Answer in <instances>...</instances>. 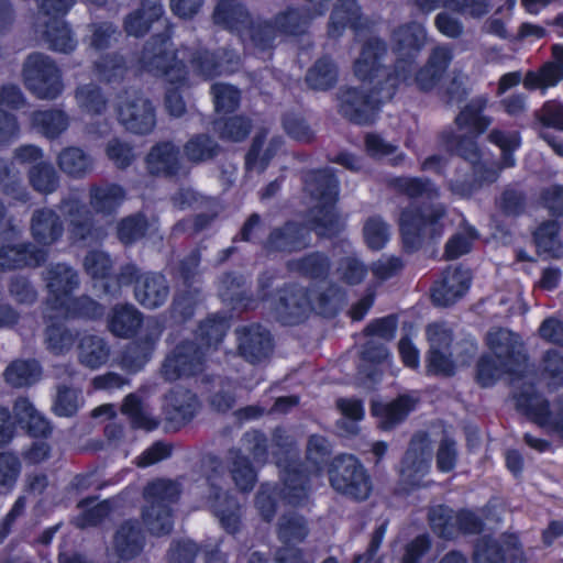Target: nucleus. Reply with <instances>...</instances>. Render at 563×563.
Masks as SVG:
<instances>
[{
    "mask_svg": "<svg viewBox=\"0 0 563 563\" xmlns=\"http://www.w3.org/2000/svg\"><path fill=\"white\" fill-rule=\"evenodd\" d=\"M47 252L31 243L0 247V269L11 271L42 265Z\"/></svg>",
    "mask_w": 563,
    "mask_h": 563,
    "instance_id": "30",
    "label": "nucleus"
},
{
    "mask_svg": "<svg viewBox=\"0 0 563 563\" xmlns=\"http://www.w3.org/2000/svg\"><path fill=\"white\" fill-rule=\"evenodd\" d=\"M109 347L106 341L97 335H85L79 343V360L90 367L97 368L104 364L109 357Z\"/></svg>",
    "mask_w": 563,
    "mask_h": 563,
    "instance_id": "56",
    "label": "nucleus"
},
{
    "mask_svg": "<svg viewBox=\"0 0 563 563\" xmlns=\"http://www.w3.org/2000/svg\"><path fill=\"white\" fill-rule=\"evenodd\" d=\"M199 300V291L184 290L177 292L169 307L170 318L177 323H184L191 319Z\"/></svg>",
    "mask_w": 563,
    "mask_h": 563,
    "instance_id": "63",
    "label": "nucleus"
},
{
    "mask_svg": "<svg viewBox=\"0 0 563 563\" xmlns=\"http://www.w3.org/2000/svg\"><path fill=\"white\" fill-rule=\"evenodd\" d=\"M265 142L264 134H257L251 144L249 152L245 155V167L247 170L256 169L258 173H263L269 164V161L276 154V151L282 145L280 139H273L266 150L262 152V147Z\"/></svg>",
    "mask_w": 563,
    "mask_h": 563,
    "instance_id": "53",
    "label": "nucleus"
},
{
    "mask_svg": "<svg viewBox=\"0 0 563 563\" xmlns=\"http://www.w3.org/2000/svg\"><path fill=\"white\" fill-rule=\"evenodd\" d=\"M431 529L440 538L454 539L457 537L456 512L448 506L438 505L430 508L428 514Z\"/></svg>",
    "mask_w": 563,
    "mask_h": 563,
    "instance_id": "57",
    "label": "nucleus"
},
{
    "mask_svg": "<svg viewBox=\"0 0 563 563\" xmlns=\"http://www.w3.org/2000/svg\"><path fill=\"white\" fill-rule=\"evenodd\" d=\"M431 460V448L427 434H415L401 461V475L410 483L417 484L418 479L428 473Z\"/></svg>",
    "mask_w": 563,
    "mask_h": 563,
    "instance_id": "24",
    "label": "nucleus"
},
{
    "mask_svg": "<svg viewBox=\"0 0 563 563\" xmlns=\"http://www.w3.org/2000/svg\"><path fill=\"white\" fill-rule=\"evenodd\" d=\"M41 366L35 360H15L11 362L3 377L7 384L14 388L27 387L40 380Z\"/></svg>",
    "mask_w": 563,
    "mask_h": 563,
    "instance_id": "46",
    "label": "nucleus"
},
{
    "mask_svg": "<svg viewBox=\"0 0 563 563\" xmlns=\"http://www.w3.org/2000/svg\"><path fill=\"white\" fill-rule=\"evenodd\" d=\"M517 408L541 427H552L563 438V422L552 420L549 401L536 393L532 385L523 387L516 394Z\"/></svg>",
    "mask_w": 563,
    "mask_h": 563,
    "instance_id": "25",
    "label": "nucleus"
},
{
    "mask_svg": "<svg viewBox=\"0 0 563 563\" xmlns=\"http://www.w3.org/2000/svg\"><path fill=\"white\" fill-rule=\"evenodd\" d=\"M145 532L137 519L123 520L114 530L111 555L118 562H129L139 556L145 547Z\"/></svg>",
    "mask_w": 563,
    "mask_h": 563,
    "instance_id": "18",
    "label": "nucleus"
},
{
    "mask_svg": "<svg viewBox=\"0 0 563 563\" xmlns=\"http://www.w3.org/2000/svg\"><path fill=\"white\" fill-rule=\"evenodd\" d=\"M319 202L320 205L310 210V230L314 231L321 238L336 235L342 229V223L334 209L335 202Z\"/></svg>",
    "mask_w": 563,
    "mask_h": 563,
    "instance_id": "42",
    "label": "nucleus"
},
{
    "mask_svg": "<svg viewBox=\"0 0 563 563\" xmlns=\"http://www.w3.org/2000/svg\"><path fill=\"white\" fill-rule=\"evenodd\" d=\"M45 280L55 306H64L66 297L79 286L77 272L64 263L49 265L45 271Z\"/></svg>",
    "mask_w": 563,
    "mask_h": 563,
    "instance_id": "29",
    "label": "nucleus"
},
{
    "mask_svg": "<svg viewBox=\"0 0 563 563\" xmlns=\"http://www.w3.org/2000/svg\"><path fill=\"white\" fill-rule=\"evenodd\" d=\"M59 169L70 178L84 179L95 169L93 157L81 147L68 146L57 156Z\"/></svg>",
    "mask_w": 563,
    "mask_h": 563,
    "instance_id": "37",
    "label": "nucleus"
},
{
    "mask_svg": "<svg viewBox=\"0 0 563 563\" xmlns=\"http://www.w3.org/2000/svg\"><path fill=\"white\" fill-rule=\"evenodd\" d=\"M230 473L231 477L240 492H251L256 483V473L250 460L240 451L230 450Z\"/></svg>",
    "mask_w": 563,
    "mask_h": 563,
    "instance_id": "52",
    "label": "nucleus"
},
{
    "mask_svg": "<svg viewBox=\"0 0 563 563\" xmlns=\"http://www.w3.org/2000/svg\"><path fill=\"white\" fill-rule=\"evenodd\" d=\"M235 333L239 354L246 362L262 364L271 357L274 350V340L266 327L252 323L238 328Z\"/></svg>",
    "mask_w": 563,
    "mask_h": 563,
    "instance_id": "14",
    "label": "nucleus"
},
{
    "mask_svg": "<svg viewBox=\"0 0 563 563\" xmlns=\"http://www.w3.org/2000/svg\"><path fill=\"white\" fill-rule=\"evenodd\" d=\"M143 323V313L132 303L117 305L109 319L110 331L120 338H132Z\"/></svg>",
    "mask_w": 563,
    "mask_h": 563,
    "instance_id": "39",
    "label": "nucleus"
},
{
    "mask_svg": "<svg viewBox=\"0 0 563 563\" xmlns=\"http://www.w3.org/2000/svg\"><path fill=\"white\" fill-rule=\"evenodd\" d=\"M13 412L22 429L34 438H47L52 433L51 422L24 397L15 400Z\"/></svg>",
    "mask_w": 563,
    "mask_h": 563,
    "instance_id": "35",
    "label": "nucleus"
},
{
    "mask_svg": "<svg viewBox=\"0 0 563 563\" xmlns=\"http://www.w3.org/2000/svg\"><path fill=\"white\" fill-rule=\"evenodd\" d=\"M145 161L148 174L156 177H174L181 169L179 147L170 141L155 144Z\"/></svg>",
    "mask_w": 563,
    "mask_h": 563,
    "instance_id": "26",
    "label": "nucleus"
},
{
    "mask_svg": "<svg viewBox=\"0 0 563 563\" xmlns=\"http://www.w3.org/2000/svg\"><path fill=\"white\" fill-rule=\"evenodd\" d=\"M477 136L471 133L468 135H457L453 131H443L440 139L448 152L462 157L472 166H476L481 158V152L475 141Z\"/></svg>",
    "mask_w": 563,
    "mask_h": 563,
    "instance_id": "43",
    "label": "nucleus"
},
{
    "mask_svg": "<svg viewBox=\"0 0 563 563\" xmlns=\"http://www.w3.org/2000/svg\"><path fill=\"white\" fill-rule=\"evenodd\" d=\"M134 298L145 309L155 310L163 307L170 294L169 282L158 272H146L137 286H134Z\"/></svg>",
    "mask_w": 563,
    "mask_h": 563,
    "instance_id": "23",
    "label": "nucleus"
},
{
    "mask_svg": "<svg viewBox=\"0 0 563 563\" xmlns=\"http://www.w3.org/2000/svg\"><path fill=\"white\" fill-rule=\"evenodd\" d=\"M25 87L41 100H55L64 91L62 70L43 53L30 54L22 68Z\"/></svg>",
    "mask_w": 563,
    "mask_h": 563,
    "instance_id": "7",
    "label": "nucleus"
},
{
    "mask_svg": "<svg viewBox=\"0 0 563 563\" xmlns=\"http://www.w3.org/2000/svg\"><path fill=\"white\" fill-rule=\"evenodd\" d=\"M252 130V122L243 115H233L214 122V131L222 141L242 142Z\"/></svg>",
    "mask_w": 563,
    "mask_h": 563,
    "instance_id": "58",
    "label": "nucleus"
},
{
    "mask_svg": "<svg viewBox=\"0 0 563 563\" xmlns=\"http://www.w3.org/2000/svg\"><path fill=\"white\" fill-rule=\"evenodd\" d=\"M388 357V350L384 343L369 339L362 347V364L358 366V374L375 383L380 378L382 373L375 364H379Z\"/></svg>",
    "mask_w": 563,
    "mask_h": 563,
    "instance_id": "48",
    "label": "nucleus"
},
{
    "mask_svg": "<svg viewBox=\"0 0 563 563\" xmlns=\"http://www.w3.org/2000/svg\"><path fill=\"white\" fill-rule=\"evenodd\" d=\"M188 63L194 73L205 79L219 76L228 69L216 53L202 47L189 51Z\"/></svg>",
    "mask_w": 563,
    "mask_h": 563,
    "instance_id": "49",
    "label": "nucleus"
},
{
    "mask_svg": "<svg viewBox=\"0 0 563 563\" xmlns=\"http://www.w3.org/2000/svg\"><path fill=\"white\" fill-rule=\"evenodd\" d=\"M220 152V144L207 133L192 135L184 145L186 159L196 165L212 161Z\"/></svg>",
    "mask_w": 563,
    "mask_h": 563,
    "instance_id": "45",
    "label": "nucleus"
},
{
    "mask_svg": "<svg viewBox=\"0 0 563 563\" xmlns=\"http://www.w3.org/2000/svg\"><path fill=\"white\" fill-rule=\"evenodd\" d=\"M32 188L44 195L55 192L59 187V175L52 163L40 161L33 164L27 172Z\"/></svg>",
    "mask_w": 563,
    "mask_h": 563,
    "instance_id": "50",
    "label": "nucleus"
},
{
    "mask_svg": "<svg viewBox=\"0 0 563 563\" xmlns=\"http://www.w3.org/2000/svg\"><path fill=\"white\" fill-rule=\"evenodd\" d=\"M95 69L100 80L112 84L122 80L126 66L121 55L112 54L102 56L99 60L95 62Z\"/></svg>",
    "mask_w": 563,
    "mask_h": 563,
    "instance_id": "64",
    "label": "nucleus"
},
{
    "mask_svg": "<svg viewBox=\"0 0 563 563\" xmlns=\"http://www.w3.org/2000/svg\"><path fill=\"white\" fill-rule=\"evenodd\" d=\"M305 188L311 197L327 203L336 202L339 196V180L333 169L324 168L310 170L303 177Z\"/></svg>",
    "mask_w": 563,
    "mask_h": 563,
    "instance_id": "34",
    "label": "nucleus"
},
{
    "mask_svg": "<svg viewBox=\"0 0 563 563\" xmlns=\"http://www.w3.org/2000/svg\"><path fill=\"white\" fill-rule=\"evenodd\" d=\"M206 481L209 487L207 504L210 510L229 533L236 532L240 523V505L233 496L223 490V468L219 463L214 464Z\"/></svg>",
    "mask_w": 563,
    "mask_h": 563,
    "instance_id": "10",
    "label": "nucleus"
},
{
    "mask_svg": "<svg viewBox=\"0 0 563 563\" xmlns=\"http://www.w3.org/2000/svg\"><path fill=\"white\" fill-rule=\"evenodd\" d=\"M96 499V497H87L78 503V508L82 509V514L76 519L79 528L96 527L110 515L112 510L110 500L106 499L91 506Z\"/></svg>",
    "mask_w": 563,
    "mask_h": 563,
    "instance_id": "60",
    "label": "nucleus"
},
{
    "mask_svg": "<svg viewBox=\"0 0 563 563\" xmlns=\"http://www.w3.org/2000/svg\"><path fill=\"white\" fill-rule=\"evenodd\" d=\"M38 11L33 18V31L37 35H69L71 32L63 15L74 0H37Z\"/></svg>",
    "mask_w": 563,
    "mask_h": 563,
    "instance_id": "19",
    "label": "nucleus"
},
{
    "mask_svg": "<svg viewBox=\"0 0 563 563\" xmlns=\"http://www.w3.org/2000/svg\"><path fill=\"white\" fill-rule=\"evenodd\" d=\"M273 309L277 320L285 325L302 322L310 311L306 288L297 284H285L275 295Z\"/></svg>",
    "mask_w": 563,
    "mask_h": 563,
    "instance_id": "13",
    "label": "nucleus"
},
{
    "mask_svg": "<svg viewBox=\"0 0 563 563\" xmlns=\"http://www.w3.org/2000/svg\"><path fill=\"white\" fill-rule=\"evenodd\" d=\"M390 184L400 194L411 199L424 198L433 200L440 197L439 187L429 178L423 177H397Z\"/></svg>",
    "mask_w": 563,
    "mask_h": 563,
    "instance_id": "47",
    "label": "nucleus"
},
{
    "mask_svg": "<svg viewBox=\"0 0 563 563\" xmlns=\"http://www.w3.org/2000/svg\"><path fill=\"white\" fill-rule=\"evenodd\" d=\"M118 114L125 129L135 134H147L156 124L154 106L139 92H133L120 101Z\"/></svg>",
    "mask_w": 563,
    "mask_h": 563,
    "instance_id": "15",
    "label": "nucleus"
},
{
    "mask_svg": "<svg viewBox=\"0 0 563 563\" xmlns=\"http://www.w3.org/2000/svg\"><path fill=\"white\" fill-rule=\"evenodd\" d=\"M162 3L151 0L141 2L140 8L128 14L124 19L126 35H145L154 31V35H169L172 24L163 19Z\"/></svg>",
    "mask_w": 563,
    "mask_h": 563,
    "instance_id": "16",
    "label": "nucleus"
},
{
    "mask_svg": "<svg viewBox=\"0 0 563 563\" xmlns=\"http://www.w3.org/2000/svg\"><path fill=\"white\" fill-rule=\"evenodd\" d=\"M75 99L79 108L86 112L101 114L107 109V99L96 84L80 85L75 90Z\"/></svg>",
    "mask_w": 563,
    "mask_h": 563,
    "instance_id": "61",
    "label": "nucleus"
},
{
    "mask_svg": "<svg viewBox=\"0 0 563 563\" xmlns=\"http://www.w3.org/2000/svg\"><path fill=\"white\" fill-rule=\"evenodd\" d=\"M62 205L69 206L67 214L69 217V233L75 242L85 246L98 244L106 236L101 228L93 224L90 213L75 200H63Z\"/></svg>",
    "mask_w": 563,
    "mask_h": 563,
    "instance_id": "22",
    "label": "nucleus"
},
{
    "mask_svg": "<svg viewBox=\"0 0 563 563\" xmlns=\"http://www.w3.org/2000/svg\"><path fill=\"white\" fill-rule=\"evenodd\" d=\"M310 533V526L308 519L296 512L286 511L279 516L276 525L277 539L285 544L302 543Z\"/></svg>",
    "mask_w": 563,
    "mask_h": 563,
    "instance_id": "38",
    "label": "nucleus"
},
{
    "mask_svg": "<svg viewBox=\"0 0 563 563\" xmlns=\"http://www.w3.org/2000/svg\"><path fill=\"white\" fill-rule=\"evenodd\" d=\"M228 328V321L224 317L211 316L200 322L194 340L203 345L207 351L210 346L222 341Z\"/></svg>",
    "mask_w": 563,
    "mask_h": 563,
    "instance_id": "59",
    "label": "nucleus"
},
{
    "mask_svg": "<svg viewBox=\"0 0 563 563\" xmlns=\"http://www.w3.org/2000/svg\"><path fill=\"white\" fill-rule=\"evenodd\" d=\"M387 44L380 37H367L360 57L354 63V74L369 91L363 88L341 87L336 92L339 112L356 124H369L375 120L379 104L391 100L399 84L409 79V70L398 65L396 74H389L383 64Z\"/></svg>",
    "mask_w": 563,
    "mask_h": 563,
    "instance_id": "1",
    "label": "nucleus"
},
{
    "mask_svg": "<svg viewBox=\"0 0 563 563\" xmlns=\"http://www.w3.org/2000/svg\"><path fill=\"white\" fill-rule=\"evenodd\" d=\"M33 128L47 139H56L69 125L68 115L58 109L35 111L31 115Z\"/></svg>",
    "mask_w": 563,
    "mask_h": 563,
    "instance_id": "44",
    "label": "nucleus"
},
{
    "mask_svg": "<svg viewBox=\"0 0 563 563\" xmlns=\"http://www.w3.org/2000/svg\"><path fill=\"white\" fill-rule=\"evenodd\" d=\"M563 78V69L556 63L544 64L539 71H528L523 85L528 89H547Z\"/></svg>",
    "mask_w": 563,
    "mask_h": 563,
    "instance_id": "62",
    "label": "nucleus"
},
{
    "mask_svg": "<svg viewBox=\"0 0 563 563\" xmlns=\"http://www.w3.org/2000/svg\"><path fill=\"white\" fill-rule=\"evenodd\" d=\"M122 412L130 418L134 428L151 431L159 424V420L152 416L148 408L135 394H130L125 397L122 404Z\"/></svg>",
    "mask_w": 563,
    "mask_h": 563,
    "instance_id": "55",
    "label": "nucleus"
},
{
    "mask_svg": "<svg viewBox=\"0 0 563 563\" xmlns=\"http://www.w3.org/2000/svg\"><path fill=\"white\" fill-rule=\"evenodd\" d=\"M125 199L124 189L110 183L93 184L89 188V205L96 213L110 216Z\"/></svg>",
    "mask_w": 563,
    "mask_h": 563,
    "instance_id": "36",
    "label": "nucleus"
},
{
    "mask_svg": "<svg viewBox=\"0 0 563 563\" xmlns=\"http://www.w3.org/2000/svg\"><path fill=\"white\" fill-rule=\"evenodd\" d=\"M30 230L33 239L42 245H52L64 233L60 216L51 208L35 209L31 216Z\"/></svg>",
    "mask_w": 563,
    "mask_h": 563,
    "instance_id": "28",
    "label": "nucleus"
},
{
    "mask_svg": "<svg viewBox=\"0 0 563 563\" xmlns=\"http://www.w3.org/2000/svg\"><path fill=\"white\" fill-rule=\"evenodd\" d=\"M206 349L199 342L183 340L166 354L159 374L169 383L197 376L206 368Z\"/></svg>",
    "mask_w": 563,
    "mask_h": 563,
    "instance_id": "9",
    "label": "nucleus"
},
{
    "mask_svg": "<svg viewBox=\"0 0 563 563\" xmlns=\"http://www.w3.org/2000/svg\"><path fill=\"white\" fill-rule=\"evenodd\" d=\"M338 81V67L327 56L319 58L306 75L307 85L313 90L325 91Z\"/></svg>",
    "mask_w": 563,
    "mask_h": 563,
    "instance_id": "51",
    "label": "nucleus"
},
{
    "mask_svg": "<svg viewBox=\"0 0 563 563\" xmlns=\"http://www.w3.org/2000/svg\"><path fill=\"white\" fill-rule=\"evenodd\" d=\"M390 40L396 60L393 68L388 67V73L396 74L399 64L409 70V79L400 82L399 89L415 84L421 91L432 90L451 63V49L446 46L435 47L426 65L417 69L416 58L426 44V37H390Z\"/></svg>",
    "mask_w": 563,
    "mask_h": 563,
    "instance_id": "2",
    "label": "nucleus"
},
{
    "mask_svg": "<svg viewBox=\"0 0 563 563\" xmlns=\"http://www.w3.org/2000/svg\"><path fill=\"white\" fill-rule=\"evenodd\" d=\"M277 445L280 450L274 455L283 479L280 498L287 505L305 507L310 499L311 486L309 473L299 460V450L287 439L283 443L278 441Z\"/></svg>",
    "mask_w": 563,
    "mask_h": 563,
    "instance_id": "5",
    "label": "nucleus"
},
{
    "mask_svg": "<svg viewBox=\"0 0 563 563\" xmlns=\"http://www.w3.org/2000/svg\"><path fill=\"white\" fill-rule=\"evenodd\" d=\"M212 20L214 24L223 25L229 32L240 31L252 23L247 9L238 0H220L214 8Z\"/></svg>",
    "mask_w": 563,
    "mask_h": 563,
    "instance_id": "40",
    "label": "nucleus"
},
{
    "mask_svg": "<svg viewBox=\"0 0 563 563\" xmlns=\"http://www.w3.org/2000/svg\"><path fill=\"white\" fill-rule=\"evenodd\" d=\"M448 210L443 203L423 206L409 205L399 216V230L402 245L407 252H416L426 242L443 234Z\"/></svg>",
    "mask_w": 563,
    "mask_h": 563,
    "instance_id": "3",
    "label": "nucleus"
},
{
    "mask_svg": "<svg viewBox=\"0 0 563 563\" xmlns=\"http://www.w3.org/2000/svg\"><path fill=\"white\" fill-rule=\"evenodd\" d=\"M487 344L495 358L503 364L510 375L523 372L527 362L520 336L508 329H497L487 333Z\"/></svg>",
    "mask_w": 563,
    "mask_h": 563,
    "instance_id": "11",
    "label": "nucleus"
},
{
    "mask_svg": "<svg viewBox=\"0 0 563 563\" xmlns=\"http://www.w3.org/2000/svg\"><path fill=\"white\" fill-rule=\"evenodd\" d=\"M415 404L416 400L407 395L388 402L373 400L371 412L376 418L378 428L388 431L405 421L409 412L413 410Z\"/></svg>",
    "mask_w": 563,
    "mask_h": 563,
    "instance_id": "27",
    "label": "nucleus"
},
{
    "mask_svg": "<svg viewBox=\"0 0 563 563\" xmlns=\"http://www.w3.org/2000/svg\"><path fill=\"white\" fill-rule=\"evenodd\" d=\"M309 245V230L302 224L291 221L273 228L261 242V249L267 256L300 252Z\"/></svg>",
    "mask_w": 563,
    "mask_h": 563,
    "instance_id": "12",
    "label": "nucleus"
},
{
    "mask_svg": "<svg viewBox=\"0 0 563 563\" xmlns=\"http://www.w3.org/2000/svg\"><path fill=\"white\" fill-rule=\"evenodd\" d=\"M533 240L540 253L555 258L563 254L562 243L559 239V224L555 220L541 223L533 233Z\"/></svg>",
    "mask_w": 563,
    "mask_h": 563,
    "instance_id": "54",
    "label": "nucleus"
},
{
    "mask_svg": "<svg viewBox=\"0 0 563 563\" xmlns=\"http://www.w3.org/2000/svg\"><path fill=\"white\" fill-rule=\"evenodd\" d=\"M311 22L312 14L309 9L289 7L266 21L265 27L285 35H303L309 31Z\"/></svg>",
    "mask_w": 563,
    "mask_h": 563,
    "instance_id": "31",
    "label": "nucleus"
},
{
    "mask_svg": "<svg viewBox=\"0 0 563 563\" xmlns=\"http://www.w3.org/2000/svg\"><path fill=\"white\" fill-rule=\"evenodd\" d=\"M328 473L331 487L339 494L356 501L368 498L372 492L371 477L353 455L334 457Z\"/></svg>",
    "mask_w": 563,
    "mask_h": 563,
    "instance_id": "8",
    "label": "nucleus"
},
{
    "mask_svg": "<svg viewBox=\"0 0 563 563\" xmlns=\"http://www.w3.org/2000/svg\"><path fill=\"white\" fill-rule=\"evenodd\" d=\"M331 267V258L320 251L309 252L286 263L288 272L313 280L327 279Z\"/></svg>",
    "mask_w": 563,
    "mask_h": 563,
    "instance_id": "32",
    "label": "nucleus"
},
{
    "mask_svg": "<svg viewBox=\"0 0 563 563\" xmlns=\"http://www.w3.org/2000/svg\"><path fill=\"white\" fill-rule=\"evenodd\" d=\"M471 283V273L461 266L448 267L442 278L432 289V300L435 305L446 307L456 302L467 291Z\"/></svg>",
    "mask_w": 563,
    "mask_h": 563,
    "instance_id": "21",
    "label": "nucleus"
},
{
    "mask_svg": "<svg viewBox=\"0 0 563 563\" xmlns=\"http://www.w3.org/2000/svg\"><path fill=\"white\" fill-rule=\"evenodd\" d=\"M488 103V98L484 95L474 97L467 102L454 119V123L460 130L467 129L471 134L481 135L492 124L493 119L483 112Z\"/></svg>",
    "mask_w": 563,
    "mask_h": 563,
    "instance_id": "33",
    "label": "nucleus"
},
{
    "mask_svg": "<svg viewBox=\"0 0 563 563\" xmlns=\"http://www.w3.org/2000/svg\"><path fill=\"white\" fill-rule=\"evenodd\" d=\"M529 206V197L525 188L518 184L506 185L495 198L496 209L506 218L522 216Z\"/></svg>",
    "mask_w": 563,
    "mask_h": 563,
    "instance_id": "41",
    "label": "nucleus"
},
{
    "mask_svg": "<svg viewBox=\"0 0 563 563\" xmlns=\"http://www.w3.org/2000/svg\"><path fill=\"white\" fill-rule=\"evenodd\" d=\"M180 494V483L169 478H155L144 486L141 518L152 536L161 537L172 532V505L178 501Z\"/></svg>",
    "mask_w": 563,
    "mask_h": 563,
    "instance_id": "4",
    "label": "nucleus"
},
{
    "mask_svg": "<svg viewBox=\"0 0 563 563\" xmlns=\"http://www.w3.org/2000/svg\"><path fill=\"white\" fill-rule=\"evenodd\" d=\"M380 23L378 16H367L356 0H336L330 14L329 26L333 32L342 33L346 29L353 32H375Z\"/></svg>",
    "mask_w": 563,
    "mask_h": 563,
    "instance_id": "17",
    "label": "nucleus"
},
{
    "mask_svg": "<svg viewBox=\"0 0 563 563\" xmlns=\"http://www.w3.org/2000/svg\"><path fill=\"white\" fill-rule=\"evenodd\" d=\"M139 64L146 73L169 84L184 85L188 78L187 66L177 57L170 37H150L140 53Z\"/></svg>",
    "mask_w": 563,
    "mask_h": 563,
    "instance_id": "6",
    "label": "nucleus"
},
{
    "mask_svg": "<svg viewBox=\"0 0 563 563\" xmlns=\"http://www.w3.org/2000/svg\"><path fill=\"white\" fill-rule=\"evenodd\" d=\"M199 408V400L192 391L185 388H173L164 397L163 415L172 428H179L189 422Z\"/></svg>",
    "mask_w": 563,
    "mask_h": 563,
    "instance_id": "20",
    "label": "nucleus"
}]
</instances>
